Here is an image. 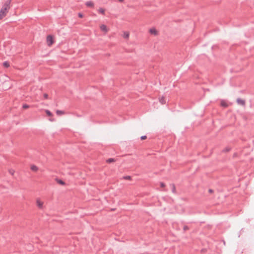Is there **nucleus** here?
<instances>
[{"instance_id":"nucleus-1","label":"nucleus","mask_w":254,"mask_h":254,"mask_svg":"<svg viewBox=\"0 0 254 254\" xmlns=\"http://www.w3.org/2000/svg\"><path fill=\"white\" fill-rule=\"evenodd\" d=\"M9 8V6L8 4H5L3 5V6L0 10V20L2 19L6 16Z\"/></svg>"},{"instance_id":"nucleus-28","label":"nucleus","mask_w":254,"mask_h":254,"mask_svg":"<svg viewBox=\"0 0 254 254\" xmlns=\"http://www.w3.org/2000/svg\"><path fill=\"white\" fill-rule=\"evenodd\" d=\"M175 188L174 187L173 190H175Z\"/></svg>"},{"instance_id":"nucleus-21","label":"nucleus","mask_w":254,"mask_h":254,"mask_svg":"<svg viewBox=\"0 0 254 254\" xmlns=\"http://www.w3.org/2000/svg\"><path fill=\"white\" fill-rule=\"evenodd\" d=\"M125 178L126 179H127V180H131V177H130V176H126Z\"/></svg>"},{"instance_id":"nucleus-3","label":"nucleus","mask_w":254,"mask_h":254,"mask_svg":"<svg viewBox=\"0 0 254 254\" xmlns=\"http://www.w3.org/2000/svg\"><path fill=\"white\" fill-rule=\"evenodd\" d=\"M149 33L150 34L153 36H157L159 34V31L154 27H152L149 29Z\"/></svg>"},{"instance_id":"nucleus-15","label":"nucleus","mask_w":254,"mask_h":254,"mask_svg":"<svg viewBox=\"0 0 254 254\" xmlns=\"http://www.w3.org/2000/svg\"><path fill=\"white\" fill-rule=\"evenodd\" d=\"M45 112H46V114L47 115V116H50V117L53 116L52 113L49 110H46Z\"/></svg>"},{"instance_id":"nucleus-8","label":"nucleus","mask_w":254,"mask_h":254,"mask_svg":"<svg viewBox=\"0 0 254 254\" xmlns=\"http://www.w3.org/2000/svg\"><path fill=\"white\" fill-rule=\"evenodd\" d=\"M159 102L162 104H165L166 103V100H165V98L163 96H162V97H160L159 98Z\"/></svg>"},{"instance_id":"nucleus-9","label":"nucleus","mask_w":254,"mask_h":254,"mask_svg":"<svg viewBox=\"0 0 254 254\" xmlns=\"http://www.w3.org/2000/svg\"><path fill=\"white\" fill-rule=\"evenodd\" d=\"M220 105L222 107H223L225 108L227 107L228 106L227 103L224 100H222L221 101Z\"/></svg>"},{"instance_id":"nucleus-2","label":"nucleus","mask_w":254,"mask_h":254,"mask_svg":"<svg viewBox=\"0 0 254 254\" xmlns=\"http://www.w3.org/2000/svg\"><path fill=\"white\" fill-rule=\"evenodd\" d=\"M36 204L37 207L40 209H43L44 207V202L40 198L36 199Z\"/></svg>"},{"instance_id":"nucleus-10","label":"nucleus","mask_w":254,"mask_h":254,"mask_svg":"<svg viewBox=\"0 0 254 254\" xmlns=\"http://www.w3.org/2000/svg\"><path fill=\"white\" fill-rule=\"evenodd\" d=\"M30 169L32 171L35 172L38 171V168L34 165H31L30 166Z\"/></svg>"},{"instance_id":"nucleus-6","label":"nucleus","mask_w":254,"mask_h":254,"mask_svg":"<svg viewBox=\"0 0 254 254\" xmlns=\"http://www.w3.org/2000/svg\"><path fill=\"white\" fill-rule=\"evenodd\" d=\"M122 36L125 39H128L129 37V32L128 31L123 32Z\"/></svg>"},{"instance_id":"nucleus-7","label":"nucleus","mask_w":254,"mask_h":254,"mask_svg":"<svg viewBox=\"0 0 254 254\" xmlns=\"http://www.w3.org/2000/svg\"><path fill=\"white\" fill-rule=\"evenodd\" d=\"M85 5L87 7L93 8L94 6V3L92 1H87L85 2Z\"/></svg>"},{"instance_id":"nucleus-23","label":"nucleus","mask_w":254,"mask_h":254,"mask_svg":"<svg viewBox=\"0 0 254 254\" xmlns=\"http://www.w3.org/2000/svg\"><path fill=\"white\" fill-rule=\"evenodd\" d=\"M146 138V136H145V135L144 136H142L141 137V139H142V140L145 139Z\"/></svg>"},{"instance_id":"nucleus-22","label":"nucleus","mask_w":254,"mask_h":254,"mask_svg":"<svg viewBox=\"0 0 254 254\" xmlns=\"http://www.w3.org/2000/svg\"><path fill=\"white\" fill-rule=\"evenodd\" d=\"M78 16L80 17V18H82L83 15L82 13H78Z\"/></svg>"},{"instance_id":"nucleus-19","label":"nucleus","mask_w":254,"mask_h":254,"mask_svg":"<svg viewBox=\"0 0 254 254\" xmlns=\"http://www.w3.org/2000/svg\"><path fill=\"white\" fill-rule=\"evenodd\" d=\"M29 107V106L28 105H26V104H24L23 105V109H27Z\"/></svg>"},{"instance_id":"nucleus-14","label":"nucleus","mask_w":254,"mask_h":254,"mask_svg":"<svg viewBox=\"0 0 254 254\" xmlns=\"http://www.w3.org/2000/svg\"><path fill=\"white\" fill-rule=\"evenodd\" d=\"M106 162L108 163H111L115 162V160L113 158H109L106 160Z\"/></svg>"},{"instance_id":"nucleus-25","label":"nucleus","mask_w":254,"mask_h":254,"mask_svg":"<svg viewBox=\"0 0 254 254\" xmlns=\"http://www.w3.org/2000/svg\"><path fill=\"white\" fill-rule=\"evenodd\" d=\"M117 0L120 2H123L124 1V0Z\"/></svg>"},{"instance_id":"nucleus-18","label":"nucleus","mask_w":254,"mask_h":254,"mask_svg":"<svg viewBox=\"0 0 254 254\" xmlns=\"http://www.w3.org/2000/svg\"><path fill=\"white\" fill-rule=\"evenodd\" d=\"M160 187H162V188H164L166 186H165V184L162 182H161L160 183Z\"/></svg>"},{"instance_id":"nucleus-5","label":"nucleus","mask_w":254,"mask_h":254,"mask_svg":"<svg viewBox=\"0 0 254 254\" xmlns=\"http://www.w3.org/2000/svg\"><path fill=\"white\" fill-rule=\"evenodd\" d=\"M100 29L101 31L106 34L109 31V28L105 24H102L100 25Z\"/></svg>"},{"instance_id":"nucleus-11","label":"nucleus","mask_w":254,"mask_h":254,"mask_svg":"<svg viewBox=\"0 0 254 254\" xmlns=\"http://www.w3.org/2000/svg\"><path fill=\"white\" fill-rule=\"evenodd\" d=\"M237 102L238 104L241 105H245V101L241 99H238L237 100Z\"/></svg>"},{"instance_id":"nucleus-4","label":"nucleus","mask_w":254,"mask_h":254,"mask_svg":"<svg viewBox=\"0 0 254 254\" xmlns=\"http://www.w3.org/2000/svg\"><path fill=\"white\" fill-rule=\"evenodd\" d=\"M54 39L53 37L51 35H48L47 37V43L48 46H51L54 43Z\"/></svg>"},{"instance_id":"nucleus-20","label":"nucleus","mask_w":254,"mask_h":254,"mask_svg":"<svg viewBox=\"0 0 254 254\" xmlns=\"http://www.w3.org/2000/svg\"><path fill=\"white\" fill-rule=\"evenodd\" d=\"M9 172L10 174H11L12 175H13L14 173V171L13 170H10L9 171Z\"/></svg>"},{"instance_id":"nucleus-27","label":"nucleus","mask_w":254,"mask_h":254,"mask_svg":"<svg viewBox=\"0 0 254 254\" xmlns=\"http://www.w3.org/2000/svg\"><path fill=\"white\" fill-rule=\"evenodd\" d=\"M175 188L174 187L173 190H175Z\"/></svg>"},{"instance_id":"nucleus-26","label":"nucleus","mask_w":254,"mask_h":254,"mask_svg":"<svg viewBox=\"0 0 254 254\" xmlns=\"http://www.w3.org/2000/svg\"><path fill=\"white\" fill-rule=\"evenodd\" d=\"M209 191L210 192H212L213 190H209Z\"/></svg>"},{"instance_id":"nucleus-13","label":"nucleus","mask_w":254,"mask_h":254,"mask_svg":"<svg viewBox=\"0 0 254 254\" xmlns=\"http://www.w3.org/2000/svg\"><path fill=\"white\" fill-rule=\"evenodd\" d=\"M56 114L58 116H61V115H63L64 114V111H63L57 110L56 111Z\"/></svg>"},{"instance_id":"nucleus-17","label":"nucleus","mask_w":254,"mask_h":254,"mask_svg":"<svg viewBox=\"0 0 254 254\" xmlns=\"http://www.w3.org/2000/svg\"><path fill=\"white\" fill-rule=\"evenodd\" d=\"M57 182L59 184H61L62 185H64L65 184L64 182V181H63L62 180H59L57 181Z\"/></svg>"},{"instance_id":"nucleus-12","label":"nucleus","mask_w":254,"mask_h":254,"mask_svg":"<svg viewBox=\"0 0 254 254\" xmlns=\"http://www.w3.org/2000/svg\"><path fill=\"white\" fill-rule=\"evenodd\" d=\"M98 11L99 13L103 14V15H104L105 14V9H104L103 8H99L98 10Z\"/></svg>"},{"instance_id":"nucleus-16","label":"nucleus","mask_w":254,"mask_h":254,"mask_svg":"<svg viewBox=\"0 0 254 254\" xmlns=\"http://www.w3.org/2000/svg\"><path fill=\"white\" fill-rule=\"evenodd\" d=\"M3 65L5 67H8L9 66V64L7 62H5L3 64Z\"/></svg>"},{"instance_id":"nucleus-24","label":"nucleus","mask_w":254,"mask_h":254,"mask_svg":"<svg viewBox=\"0 0 254 254\" xmlns=\"http://www.w3.org/2000/svg\"><path fill=\"white\" fill-rule=\"evenodd\" d=\"M44 98H45L47 99V98H48V94H47L45 93V94H44Z\"/></svg>"}]
</instances>
